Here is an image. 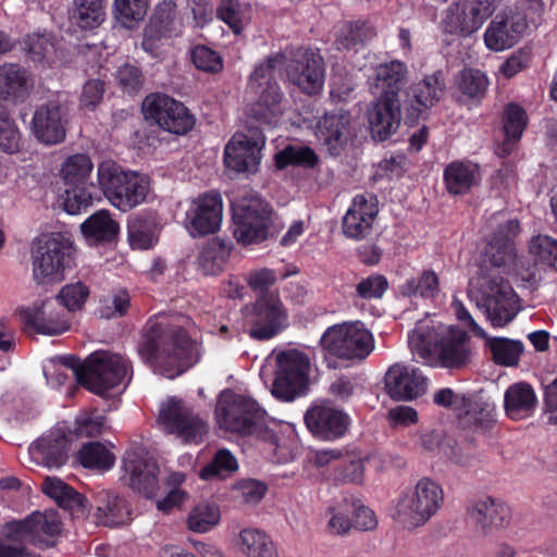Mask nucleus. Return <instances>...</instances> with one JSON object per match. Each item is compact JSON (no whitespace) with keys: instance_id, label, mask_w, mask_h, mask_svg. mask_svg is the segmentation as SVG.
I'll return each instance as SVG.
<instances>
[{"instance_id":"nucleus-1","label":"nucleus","mask_w":557,"mask_h":557,"mask_svg":"<svg viewBox=\"0 0 557 557\" xmlns=\"http://www.w3.org/2000/svg\"><path fill=\"white\" fill-rule=\"evenodd\" d=\"M137 351L153 372L168 379L180 376L199 361L197 342L163 313L146 322Z\"/></svg>"},{"instance_id":"nucleus-2","label":"nucleus","mask_w":557,"mask_h":557,"mask_svg":"<svg viewBox=\"0 0 557 557\" xmlns=\"http://www.w3.org/2000/svg\"><path fill=\"white\" fill-rule=\"evenodd\" d=\"M407 72H376L372 88L381 95L372 102L368 111L371 136L375 141H385L394 135L401 122L400 101L409 96L405 87L408 84Z\"/></svg>"},{"instance_id":"nucleus-3","label":"nucleus","mask_w":557,"mask_h":557,"mask_svg":"<svg viewBox=\"0 0 557 557\" xmlns=\"http://www.w3.org/2000/svg\"><path fill=\"white\" fill-rule=\"evenodd\" d=\"M97 181L106 199L121 212H129L145 203L151 189L148 175L124 170L113 161L98 165Z\"/></svg>"},{"instance_id":"nucleus-4","label":"nucleus","mask_w":557,"mask_h":557,"mask_svg":"<svg viewBox=\"0 0 557 557\" xmlns=\"http://www.w3.org/2000/svg\"><path fill=\"white\" fill-rule=\"evenodd\" d=\"M63 363L74 370L79 385L99 396L122 384L131 370L128 359L107 351H96L83 363L74 357H64Z\"/></svg>"},{"instance_id":"nucleus-5","label":"nucleus","mask_w":557,"mask_h":557,"mask_svg":"<svg viewBox=\"0 0 557 557\" xmlns=\"http://www.w3.org/2000/svg\"><path fill=\"white\" fill-rule=\"evenodd\" d=\"M323 361L329 369H337L338 360H362L374 347L372 334L360 323L335 324L320 338Z\"/></svg>"},{"instance_id":"nucleus-6","label":"nucleus","mask_w":557,"mask_h":557,"mask_svg":"<svg viewBox=\"0 0 557 557\" xmlns=\"http://www.w3.org/2000/svg\"><path fill=\"white\" fill-rule=\"evenodd\" d=\"M76 248L71 237L62 233L41 235L34 243L33 277L37 284L60 281L74 264Z\"/></svg>"},{"instance_id":"nucleus-7","label":"nucleus","mask_w":557,"mask_h":557,"mask_svg":"<svg viewBox=\"0 0 557 557\" xmlns=\"http://www.w3.org/2000/svg\"><path fill=\"white\" fill-rule=\"evenodd\" d=\"M471 286V293H476L478 306L484 309L493 327L507 325L518 314V296L502 275L482 273Z\"/></svg>"},{"instance_id":"nucleus-8","label":"nucleus","mask_w":557,"mask_h":557,"mask_svg":"<svg viewBox=\"0 0 557 557\" xmlns=\"http://www.w3.org/2000/svg\"><path fill=\"white\" fill-rule=\"evenodd\" d=\"M215 416L222 429L240 435H252L263 428L265 410L250 397L223 391L216 403Z\"/></svg>"},{"instance_id":"nucleus-9","label":"nucleus","mask_w":557,"mask_h":557,"mask_svg":"<svg viewBox=\"0 0 557 557\" xmlns=\"http://www.w3.org/2000/svg\"><path fill=\"white\" fill-rule=\"evenodd\" d=\"M310 359L298 349H287L276 356L272 395L282 401H294L309 392Z\"/></svg>"},{"instance_id":"nucleus-10","label":"nucleus","mask_w":557,"mask_h":557,"mask_svg":"<svg viewBox=\"0 0 557 557\" xmlns=\"http://www.w3.org/2000/svg\"><path fill=\"white\" fill-rule=\"evenodd\" d=\"M272 207L258 196L233 206L234 237L242 245L259 244L271 235Z\"/></svg>"},{"instance_id":"nucleus-11","label":"nucleus","mask_w":557,"mask_h":557,"mask_svg":"<svg viewBox=\"0 0 557 557\" xmlns=\"http://www.w3.org/2000/svg\"><path fill=\"white\" fill-rule=\"evenodd\" d=\"M287 311L278 294L258 295L251 307L245 308L248 334L257 341H269L287 326Z\"/></svg>"},{"instance_id":"nucleus-12","label":"nucleus","mask_w":557,"mask_h":557,"mask_svg":"<svg viewBox=\"0 0 557 557\" xmlns=\"http://www.w3.org/2000/svg\"><path fill=\"white\" fill-rule=\"evenodd\" d=\"M145 119L165 132L185 135L195 126L196 119L187 107L165 94H151L143 102Z\"/></svg>"},{"instance_id":"nucleus-13","label":"nucleus","mask_w":557,"mask_h":557,"mask_svg":"<svg viewBox=\"0 0 557 557\" xmlns=\"http://www.w3.org/2000/svg\"><path fill=\"white\" fill-rule=\"evenodd\" d=\"M271 74L272 72H251L247 85V91L257 97L250 104L248 114L265 125H275L284 113L283 92Z\"/></svg>"},{"instance_id":"nucleus-14","label":"nucleus","mask_w":557,"mask_h":557,"mask_svg":"<svg viewBox=\"0 0 557 557\" xmlns=\"http://www.w3.org/2000/svg\"><path fill=\"white\" fill-rule=\"evenodd\" d=\"M264 146L265 136L258 127H250L247 133H235L224 148L223 161L226 169L237 174L256 173Z\"/></svg>"},{"instance_id":"nucleus-15","label":"nucleus","mask_w":557,"mask_h":557,"mask_svg":"<svg viewBox=\"0 0 557 557\" xmlns=\"http://www.w3.org/2000/svg\"><path fill=\"white\" fill-rule=\"evenodd\" d=\"M159 423L170 434H176L186 443H199L207 433L206 422L185 405L182 399L171 397L160 409Z\"/></svg>"},{"instance_id":"nucleus-16","label":"nucleus","mask_w":557,"mask_h":557,"mask_svg":"<svg viewBox=\"0 0 557 557\" xmlns=\"http://www.w3.org/2000/svg\"><path fill=\"white\" fill-rule=\"evenodd\" d=\"M223 200L219 191L210 190L191 199L185 213L184 226L194 238L216 233L222 223Z\"/></svg>"},{"instance_id":"nucleus-17","label":"nucleus","mask_w":557,"mask_h":557,"mask_svg":"<svg viewBox=\"0 0 557 557\" xmlns=\"http://www.w3.org/2000/svg\"><path fill=\"white\" fill-rule=\"evenodd\" d=\"M443 503L442 486L429 478H422L411 494L399 499L397 512L408 517L413 525H422L436 513Z\"/></svg>"},{"instance_id":"nucleus-18","label":"nucleus","mask_w":557,"mask_h":557,"mask_svg":"<svg viewBox=\"0 0 557 557\" xmlns=\"http://www.w3.org/2000/svg\"><path fill=\"white\" fill-rule=\"evenodd\" d=\"M122 480L133 491L152 498L159 488V467L140 449H128L122 460Z\"/></svg>"},{"instance_id":"nucleus-19","label":"nucleus","mask_w":557,"mask_h":557,"mask_svg":"<svg viewBox=\"0 0 557 557\" xmlns=\"http://www.w3.org/2000/svg\"><path fill=\"white\" fill-rule=\"evenodd\" d=\"M18 315L27 329L50 336L65 333L72 323L71 313L63 307L54 308L49 300L20 308Z\"/></svg>"},{"instance_id":"nucleus-20","label":"nucleus","mask_w":557,"mask_h":557,"mask_svg":"<svg viewBox=\"0 0 557 557\" xmlns=\"http://www.w3.org/2000/svg\"><path fill=\"white\" fill-rule=\"evenodd\" d=\"M67 109L59 100H49L39 106L32 120L36 139L45 145H58L66 137Z\"/></svg>"},{"instance_id":"nucleus-21","label":"nucleus","mask_w":557,"mask_h":557,"mask_svg":"<svg viewBox=\"0 0 557 557\" xmlns=\"http://www.w3.org/2000/svg\"><path fill=\"white\" fill-rule=\"evenodd\" d=\"M304 419L312 436L326 442L344 437L350 424V418L347 413L327 405L310 407Z\"/></svg>"},{"instance_id":"nucleus-22","label":"nucleus","mask_w":557,"mask_h":557,"mask_svg":"<svg viewBox=\"0 0 557 557\" xmlns=\"http://www.w3.org/2000/svg\"><path fill=\"white\" fill-rule=\"evenodd\" d=\"M379 214V199L373 193L356 195L342 221L346 237L360 240L371 234Z\"/></svg>"},{"instance_id":"nucleus-23","label":"nucleus","mask_w":557,"mask_h":557,"mask_svg":"<svg viewBox=\"0 0 557 557\" xmlns=\"http://www.w3.org/2000/svg\"><path fill=\"white\" fill-rule=\"evenodd\" d=\"M385 389L388 396L395 400H412L426 392L428 377L420 369L395 363L387 370Z\"/></svg>"},{"instance_id":"nucleus-24","label":"nucleus","mask_w":557,"mask_h":557,"mask_svg":"<svg viewBox=\"0 0 557 557\" xmlns=\"http://www.w3.org/2000/svg\"><path fill=\"white\" fill-rule=\"evenodd\" d=\"M527 27V20L521 13L510 11L497 14L485 30V45L493 51L509 49L518 42Z\"/></svg>"},{"instance_id":"nucleus-25","label":"nucleus","mask_w":557,"mask_h":557,"mask_svg":"<svg viewBox=\"0 0 557 557\" xmlns=\"http://www.w3.org/2000/svg\"><path fill=\"white\" fill-rule=\"evenodd\" d=\"M70 442L63 429L54 428L30 444L28 453L37 465L59 469L69 459Z\"/></svg>"},{"instance_id":"nucleus-26","label":"nucleus","mask_w":557,"mask_h":557,"mask_svg":"<svg viewBox=\"0 0 557 557\" xmlns=\"http://www.w3.org/2000/svg\"><path fill=\"white\" fill-rule=\"evenodd\" d=\"M350 113L345 110L325 112L317 122L315 136L329 153L338 157L349 139Z\"/></svg>"},{"instance_id":"nucleus-27","label":"nucleus","mask_w":557,"mask_h":557,"mask_svg":"<svg viewBox=\"0 0 557 557\" xmlns=\"http://www.w3.org/2000/svg\"><path fill=\"white\" fill-rule=\"evenodd\" d=\"M520 233V223L516 219L507 220L494 231L485 248V261L495 268H503L516 258L515 238Z\"/></svg>"},{"instance_id":"nucleus-28","label":"nucleus","mask_w":557,"mask_h":557,"mask_svg":"<svg viewBox=\"0 0 557 557\" xmlns=\"http://www.w3.org/2000/svg\"><path fill=\"white\" fill-rule=\"evenodd\" d=\"M12 532L23 534L28 544L44 548L49 547L52 539L61 533V522L57 518H48L46 515L36 511L25 519L14 520Z\"/></svg>"},{"instance_id":"nucleus-29","label":"nucleus","mask_w":557,"mask_h":557,"mask_svg":"<svg viewBox=\"0 0 557 557\" xmlns=\"http://www.w3.org/2000/svg\"><path fill=\"white\" fill-rule=\"evenodd\" d=\"M469 334L458 327H450L446 336L437 343L438 358L443 367L460 369L465 367L471 355Z\"/></svg>"},{"instance_id":"nucleus-30","label":"nucleus","mask_w":557,"mask_h":557,"mask_svg":"<svg viewBox=\"0 0 557 557\" xmlns=\"http://www.w3.org/2000/svg\"><path fill=\"white\" fill-rule=\"evenodd\" d=\"M81 232L89 246H106L117 242L120 224L107 209H100L81 224Z\"/></svg>"},{"instance_id":"nucleus-31","label":"nucleus","mask_w":557,"mask_h":557,"mask_svg":"<svg viewBox=\"0 0 557 557\" xmlns=\"http://www.w3.org/2000/svg\"><path fill=\"white\" fill-rule=\"evenodd\" d=\"M405 90L409 95L406 97L410 98V106L407 108L405 121L410 126L414 125L420 116L440 100L442 91L435 73L411 86L410 91L407 90V86Z\"/></svg>"},{"instance_id":"nucleus-32","label":"nucleus","mask_w":557,"mask_h":557,"mask_svg":"<svg viewBox=\"0 0 557 557\" xmlns=\"http://www.w3.org/2000/svg\"><path fill=\"white\" fill-rule=\"evenodd\" d=\"M280 67H285V70H321L323 67V59L318 50L305 47L296 49L286 48L267 58L268 70Z\"/></svg>"},{"instance_id":"nucleus-33","label":"nucleus","mask_w":557,"mask_h":557,"mask_svg":"<svg viewBox=\"0 0 557 557\" xmlns=\"http://www.w3.org/2000/svg\"><path fill=\"white\" fill-rule=\"evenodd\" d=\"M176 18V3L172 0H164L160 2L150 17L149 24L145 28V38L143 40V48L146 51H152L156 47V41L164 37H170L174 27Z\"/></svg>"},{"instance_id":"nucleus-34","label":"nucleus","mask_w":557,"mask_h":557,"mask_svg":"<svg viewBox=\"0 0 557 557\" xmlns=\"http://www.w3.org/2000/svg\"><path fill=\"white\" fill-rule=\"evenodd\" d=\"M536 405L535 392L525 382L515 383L505 392L504 408L507 417L511 420L519 421L531 417Z\"/></svg>"},{"instance_id":"nucleus-35","label":"nucleus","mask_w":557,"mask_h":557,"mask_svg":"<svg viewBox=\"0 0 557 557\" xmlns=\"http://www.w3.org/2000/svg\"><path fill=\"white\" fill-rule=\"evenodd\" d=\"M443 180L450 195H465L480 181V168L471 161H453L444 169Z\"/></svg>"},{"instance_id":"nucleus-36","label":"nucleus","mask_w":557,"mask_h":557,"mask_svg":"<svg viewBox=\"0 0 557 557\" xmlns=\"http://www.w3.org/2000/svg\"><path fill=\"white\" fill-rule=\"evenodd\" d=\"M96 500L98 523L106 527H116L131 520L132 511L125 498L102 491L98 493Z\"/></svg>"},{"instance_id":"nucleus-37","label":"nucleus","mask_w":557,"mask_h":557,"mask_svg":"<svg viewBox=\"0 0 557 557\" xmlns=\"http://www.w3.org/2000/svg\"><path fill=\"white\" fill-rule=\"evenodd\" d=\"M461 428L473 432H486L496 423L495 407L469 396L466 406L457 416Z\"/></svg>"},{"instance_id":"nucleus-38","label":"nucleus","mask_w":557,"mask_h":557,"mask_svg":"<svg viewBox=\"0 0 557 557\" xmlns=\"http://www.w3.org/2000/svg\"><path fill=\"white\" fill-rule=\"evenodd\" d=\"M468 515L471 520L485 529L505 525L509 522L511 511L505 503L488 496L469 507Z\"/></svg>"},{"instance_id":"nucleus-39","label":"nucleus","mask_w":557,"mask_h":557,"mask_svg":"<svg viewBox=\"0 0 557 557\" xmlns=\"http://www.w3.org/2000/svg\"><path fill=\"white\" fill-rule=\"evenodd\" d=\"M232 250V243L219 237L209 239L198 256V267L205 275H216L222 272Z\"/></svg>"},{"instance_id":"nucleus-40","label":"nucleus","mask_w":557,"mask_h":557,"mask_svg":"<svg viewBox=\"0 0 557 557\" xmlns=\"http://www.w3.org/2000/svg\"><path fill=\"white\" fill-rule=\"evenodd\" d=\"M445 30L449 34L470 36L481 28L482 23L472 14L466 0L451 4L444 18Z\"/></svg>"},{"instance_id":"nucleus-41","label":"nucleus","mask_w":557,"mask_h":557,"mask_svg":"<svg viewBox=\"0 0 557 557\" xmlns=\"http://www.w3.org/2000/svg\"><path fill=\"white\" fill-rule=\"evenodd\" d=\"M106 0H73L70 20L81 29L99 27L106 20Z\"/></svg>"},{"instance_id":"nucleus-42","label":"nucleus","mask_w":557,"mask_h":557,"mask_svg":"<svg viewBox=\"0 0 557 557\" xmlns=\"http://www.w3.org/2000/svg\"><path fill=\"white\" fill-rule=\"evenodd\" d=\"M76 457L84 468L101 472L110 470L115 461V456L100 442L84 444Z\"/></svg>"},{"instance_id":"nucleus-43","label":"nucleus","mask_w":557,"mask_h":557,"mask_svg":"<svg viewBox=\"0 0 557 557\" xmlns=\"http://www.w3.org/2000/svg\"><path fill=\"white\" fill-rule=\"evenodd\" d=\"M366 459L361 453L344 451L339 461L334 463V480L341 483L360 484L364 476Z\"/></svg>"},{"instance_id":"nucleus-44","label":"nucleus","mask_w":557,"mask_h":557,"mask_svg":"<svg viewBox=\"0 0 557 557\" xmlns=\"http://www.w3.org/2000/svg\"><path fill=\"white\" fill-rule=\"evenodd\" d=\"M26 72H0V99L23 102L33 88V82L25 76Z\"/></svg>"},{"instance_id":"nucleus-45","label":"nucleus","mask_w":557,"mask_h":557,"mask_svg":"<svg viewBox=\"0 0 557 557\" xmlns=\"http://www.w3.org/2000/svg\"><path fill=\"white\" fill-rule=\"evenodd\" d=\"M242 552L248 557H274L275 547L270 536L253 528H247L239 533Z\"/></svg>"},{"instance_id":"nucleus-46","label":"nucleus","mask_w":557,"mask_h":557,"mask_svg":"<svg viewBox=\"0 0 557 557\" xmlns=\"http://www.w3.org/2000/svg\"><path fill=\"white\" fill-rule=\"evenodd\" d=\"M94 163L88 154L70 156L62 164L61 175L65 186H86Z\"/></svg>"},{"instance_id":"nucleus-47","label":"nucleus","mask_w":557,"mask_h":557,"mask_svg":"<svg viewBox=\"0 0 557 557\" xmlns=\"http://www.w3.org/2000/svg\"><path fill=\"white\" fill-rule=\"evenodd\" d=\"M149 0H114L113 17L123 28L133 29L145 18Z\"/></svg>"},{"instance_id":"nucleus-48","label":"nucleus","mask_w":557,"mask_h":557,"mask_svg":"<svg viewBox=\"0 0 557 557\" xmlns=\"http://www.w3.org/2000/svg\"><path fill=\"white\" fill-rule=\"evenodd\" d=\"M440 292V278L433 270H423L419 277H411L399 285L404 297L434 298Z\"/></svg>"},{"instance_id":"nucleus-49","label":"nucleus","mask_w":557,"mask_h":557,"mask_svg":"<svg viewBox=\"0 0 557 557\" xmlns=\"http://www.w3.org/2000/svg\"><path fill=\"white\" fill-rule=\"evenodd\" d=\"M486 346L492 352V360L503 367L517 366L524 348L522 342L506 337H490Z\"/></svg>"},{"instance_id":"nucleus-50","label":"nucleus","mask_w":557,"mask_h":557,"mask_svg":"<svg viewBox=\"0 0 557 557\" xmlns=\"http://www.w3.org/2000/svg\"><path fill=\"white\" fill-rule=\"evenodd\" d=\"M318 162L317 153L308 146L288 145L274 156V163L278 170L286 169L289 165L312 169Z\"/></svg>"},{"instance_id":"nucleus-51","label":"nucleus","mask_w":557,"mask_h":557,"mask_svg":"<svg viewBox=\"0 0 557 557\" xmlns=\"http://www.w3.org/2000/svg\"><path fill=\"white\" fill-rule=\"evenodd\" d=\"M127 239L133 249H149L154 243V223L151 218L137 214L127 224Z\"/></svg>"},{"instance_id":"nucleus-52","label":"nucleus","mask_w":557,"mask_h":557,"mask_svg":"<svg viewBox=\"0 0 557 557\" xmlns=\"http://www.w3.org/2000/svg\"><path fill=\"white\" fill-rule=\"evenodd\" d=\"M529 252L535 264L557 272V238L543 234L535 235L529 242Z\"/></svg>"},{"instance_id":"nucleus-53","label":"nucleus","mask_w":557,"mask_h":557,"mask_svg":"<svg viewBox=\"0 0 557 557\" xmlns=\"http://www.w3.org/2000/svg\"><path fill=\"white\" fill-rule=\"evenodd\" d=\"M376 32L373 26L367 22H354L347 24L337 38L339 48L347 50H358L359 47L364 46L372 40Z\"/></svg>"},{"instance_id":"nucleus-54","label":"nucleus","mask_w":557,"mask_h":557,"mask_svg":"<svg viewBox=\"0 0 557 557\" xmlns=\"http://www.w3.org/2000/svg\"><path fill=\"white\" fill-rule=\"evenodd\" d=\"M529 124L525 109L517 102L504 106L502 113V126L505 136L520 140Z\"/></svg>"},{"instance_id":"nucleus-55","label":"nucleus","mask_w":557,"mask_h":557,"mask_svg":"<svg viewBox=\"0 0 557 557\" xmlns=\"http://www.w3.org/2000/svg\"><path fill=\"white\" fill-rule=\"evenodd\" d=\"M90 295L89 286L82 282L65 284L55 296V302L66 309L70 313L81 311Z\"/></svg>"},{"instance_id":"nucleus-56","label":"nucleus","mask_w":557,"mask_h":557,"mask_svg":"<svg viewBox=\"0 0 557 557\" xmlns=\"http://www.w3.org/2000/svg\"><path fill=\"white\" fill-rule=\"evenodd\" d=\"M14 520L5 522L0 530V557H40L27 549L23 534L12 532Z\"/></svg>"},{"instance_id":"nucleus-57","label":"nucleus","mask_w":557,"mask_h":557,"mask_svg":"<svg viewBox=\"0 0 557 557\" xmlns=\"http://www.w3.org/2000/svg\"><path fill=\"white\" fill-rule=\"evenodd\" d=\"M219 507L214 504H197L187 517V527L190 531L205 533L210 531L220 521Z\"/></svg>"},{"instance_id":"nucleus-58","label":"nucleus","mask_w":557,"mask_h":557,"mask_svg":"<svg viewBox=\"0 0 557 557\" xmlns=\"http://www.w3.org/2000/svg\"><path fill=\"white\" fill-rule=\"evenodd\" d=\"M24 50L26 57L34 62L35 65L40 64L44 60L48 61V65L52 66L51 60L55 54L54 42L50 34H33L27 36L24 41Z\"/></svg>"},{"instance_id":"nucleus-59","label":"nucleus","mask_w":557,"mask_h":557,"mask_svg":"<svg viewBox=\"0 0 557 557\" xmlns=\"http://www.w3.org/2000/svg\"><path fill=\"white\" fill-rule=\"evenodd\" d=\"M238 469L235 456L227 449H219L212 460L201 469L200 476L205 480L212 478L225 479Z\"/></svg>"},{"instance_id":"nucleus-60","label":"nucleus","mask_w":557,"mask_h":557,"mask_svg":"<svg viewBox=\"0 0 557 557\" xmlns=\"http://www.w3.org/2000/svg\"><path fill=\"white\" fill-rule=\"evenodd\" d=\"M268 491V485L256 479L238 480L233 486L234 497L242 504H259Z\"/></svg>"},{"instance_id":"nucleus-61","label":"nucleus","mask_w":557,"mask_h":557,"mask_svg":"<svg viewBox=\"0 0 557 557\" xmlns=\"http://www.w3.org/2000/svg\"><path fill=\"white\" fill-rule=\"evenodd\" d=\"M21 133L4 110H0V148L8 153L21 150Z\"/></svg>"},{"instance_id":"nucleus-62","label":"nucleus","mask_w":557,"mask_h":557,"mask_svg":"<svg viewBox=\"0 0 557 557\" xmlns=\"http://www.w3.org/2000/svg\"><path fill=\"white\" fill-rule=\"evenodd\" d=\"M91 202V194L87 186H66L62 195V205L69 214H78L82 210H86Z\"/></svg>"},{"instance_id":"nucleus-63","label":"nucleus","mask_w":557,"mask_h":557,"mask_svg":"<svg viewBox=\"0 0 557 557\" xmlns=\"http://www.w3.org/2000/svg\"><path fill=\"white\" fill-rule=\"evenodd\" d=\"M487 85L488 82L484 72H460L458 87L469 98L481 100L485 95Z\"/></svg>"},{"instance_id":"nucleus-64","label":"nucleus","mask_w":557,"mask_h":557,"mask_svg":"<svg viewBox=\"0 0 557 557\" xmlns=\"http://www.w3.org/2000/svg\"><path fill=\"white\" fill-rule=\"evenodd\" d=\"M387 289V278L383 274L377 273L361 278L356 285L357 296L366 300L381 299Z\"/></svg>"}]
</instances>
